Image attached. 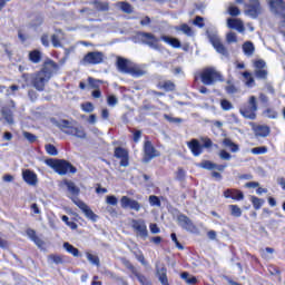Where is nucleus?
I'll return each instance as SVG.
<instances>
[{"label": "nucleus", "mask_w": 285, "mask_h": 285, "mask_svg": "<svg viewBox=\"0 0 285 285\" xmlns=\"http://www.w3.org/2000/svg\"><path fill=\"white\" fill-rule=\"evenodd\" d=\"M58 70L59 63L55 62L52 59H47L43 62L42 68L32 75L31 85L38 92H43L46 90V85L52 79V75L58 72Z\"/></svg>", "instance_id": "f257e3e1"}, {"label": "nucleus", "mask_w": 285, "mask_h": 285, "mask_svg": "<svg viewBox=\"0 0 285 285\" xmlns=\"http://www.w3.org/2000/svg\"><path fill=\"white\" fill-rule=\"evenodd\" d=\"M63 184L67 187V190L69 193V199L80 208V210L85 214L87 219H90L91 222H97V214L90 209V206H88L83 200L79 199V195H81V189L77 187L75 181L72 180H63Z\"/></svg>", "instance_id": "f03ea898"}, {"label": "nucleus", "mask_w": 285, "mask_h": 285, "mask_svg": "<svg viewBox=\"0 0 285 285\" xmlns=\"http://www.w3.org/2000/svg\"><path fill=\"white\" fill-rule=\"evenodd\" d=\"M45 164L60 176L77 174V167L66 159L48 158Z\"/></svg>", "instance_id": "7ed1b4c3"}, {"label": "nucleus", "mask_w": 285, "mask_h": 285, "mask_svg": "<svg viewBox=\"0 0 285 285\" xmlns=\"http://www.w3.org/2000/svg\"><path fill=\"white\" fill-rule=\"evenodd\" d=\"M56 126L59 128V130H61V132L69 135L70 137H77V139H86V137H88L83 126H75L72 122H70V120L61 119L60 121L56 122Z\"/></svg>", "instance_id": "20e7f679"}, {"label": "nucleus", "mask_w": 285, "mask_h": 285, "mask_svg": "<svg viewBox=\"0 0 285 285\" xmlns=\"http://www.w3.org/2000/svg\"><path fill=\"white\" fill-rule=\"evenodd\" d=\"M200 141L197 138H193L190 141H187V147L190 150L194 157H199L204 153V148L206 150H210L213 146L217 148V145L213 144V139L209 137H202Z\"/></svg>", "instance_id": "39448f33"}, {"label": "nucleus", "mask_w": 285, "mask_h": 285, "mask_svg": "<svg viewBox=\"0 0 285 285\" xmlns=\"http://www.w3.org/2000/svg\"><path fill=\"white\" fill-rule=\"evenodd\" d=\"M257 97L250 96L247 102L240 106L239 112L245 119H250L252 121H255V119H257Z\"/></svg>", "instance_id": "423d86ee"}, {"label": "nucleus", "mask_w": 285, "mask_h": 285, "mask_svg": "<svg viewBox=\"0 0 285 285\" xmlns=\"http://www.w3.org/2000/svg\"><path fill=\"white\" fill-rule=\"evenodd\" d=\"M142 164H150L153 159L157 157H161V151L157 150L155 148V145H153V141L148 138V136L145 137V141L142 145Z\"/></svg>", "instance_id": "0eeeda50"}, {"label": "nucleus", "mask_w": 285, "mask_h": 285, "mask_svg": "<svg viewBox=\"0 0 285 285\" xmlns=\"http://www.w3.org/2000/svg\"><path fill=\"white\" fill-rule=\"evenodd\" d=\"M200 81L204 86H213L217 81H222V73H219L215 68L207 67L199 73Z\"/></svg>", "instance_id": "6e6552de"}, {"label": "nucleus", "mask_w": 285, "mask_h": 285, "mask_svg": "<svg viewBox=\"0 0 285 285\" xmlns=\"http://www.w3.org/2000/svg\"><path fill=\"white\" fill-rule=\"evenodd\" d=\"M116 68L119 72H124L125 75H131V77H141L144 75V70L137 67L128 66V59L118 57L116 61Z\"/></svg>", "instance_id": "1a4fd4ad"}, {"label": "nucleus", "mask_w": 285, "mask_h": 285, "mask_svg": "<svg viewBox=\"0 0 285 285\" xmlns=\"http://www.w3.org/2000/svg\"><path fill=\"white\" fill-rule=\"evenodd\" d=\"M104 52L89 51L83 56L81 63L82 66H99V63H104Z\"/></svg>", "instance_id": "9d476101"}, {"label": "nucleus", "mask_w": 285, "mask_h": 285, "mask_svg": "<svg viewBox=\"0 0 285 285\" xmlns=\"http://www.w3.org/2000/svg\"><path fill=\"white\" fill-rule=\"evenodd\" d=\"M121 264L127 268V271H130V273H132V275L135 277H137L139 284L153 285V283L150 281H148V278L146 276H144V274H141V273H139V271H137V267H135V265H132V263H130V261L128 258H121Z\"/></svg>", "instance_id": "9b49d317"}, {"label": "nucleus", "mask_w": 285, "mask_h": 285, "mask_svg": "<svg viewBox=\"0 0 285 285\" xmlns=\"http://www.w3.org/2000/svg\"><path fill=\"white\" fill-rule=\"evenodd\" d=\"M131 228L136 233L137 237L141 239H148V226H146V220L144 219H132Z\"/></svg>", "instance_id": "f8f14e48"}, {"label": "nucleus", "mask_w": 285, "mask_h": 285, "mask_svg": "<svg viewBox=\"0 0 285 285\" xmlns=\"http://www.w3.org/2000/svg\"><path fill=\"white\" fill-rule=\"evenodd\" d=\"M114 157L116 159H120V166L122 168H127V166L130 165V154L128 153V149L124 147H116L114 150Z\"/></svg>", "instance_id": "ddd939ff"}, {"label": "nucleus", "mask_w": 285, "mask_h": 285, "mask_svg": "<svg viewBox=\"0 0 285 285\" xmlns=\"http://www.w3.org/2000/svg\"><path fill=\"white\" fill-rule=\"evenodd\" d=\"M178 225L187 233H195L197 230V226L186 214H179L177 216Z\"/></svg>", "instance_id": "4468645a"}, {"label": "nucleus", "mask_w": 285, "mask_h": 285, "mask_svg": "<svg viewBox=\"0 0 285 285\" xmlns=\"http://www.w3.org/2000/svg\"><path fill=\"white\" fill-rule=\"evenodd\" d=\"M209 41L216 52H218V55H223V57H228V49L226 48V46H224L222 39H219V36L209 35Z\"/></svg>", "instance_id": "2eb2a0df"}, {"label": "nucleus", "mask_w": 285, "mask_h": 285, "mask_svg": "<svg viewBox=\"0 0 285 285\" xmlns=\"http://www.w3.org/2000/svg\"><path fill=\"white\" fill-rule=\"evenodd\" d=\"M246 13L253 19H257L262 13V4L259 3V0H249V4H246Z\"/></svg>", "instance_id": "dca6fc26"}, {"label": "nucleus", "mask_w": 285, "mask_h": 285, "mask_svg": "<svg viewBox=\"0 0 285 285\" xmlns=\"http://www.w3.org/2000/svg\"><path fill=\"white\" fill-rule=\"evenodd\" d=\"M120 205L121 208H130V210H135L136 213H139V210H141V204L135 199H131L128 196H122L120 198Z\"/></svg>", "instance_id": "f3484780"}, {"label": "nucleus", "mask_w": 285, "mask_h": 285, "mask_svg": "<svg viewBox=\"0 0 285 285\" xmlns=\"http://www.w3.org/2000/svg\"><path fill=\"white\" fill-rule=\"evenodd\" d=\"M138 37H140L142 43H146L149 48H157V46H159V39L150 32L141 31L138 33Z\"/></svg>", "instance_id": "a211bd4d"}, {"label": "nucleus", "mask_w": 285, "mask_h": 285, "mask_svg": "<svg viewBox=\"0 0 285 285\" xmlns=\"http://www.w3.org/2000/svg\"><path fill=\"white\" fill-rule=\"evenodd\" d=\"M223 196L225 199H234V202H242L244 200V191L235 188H227Z\"/></svg>", "instance_id": "6ab92c4d"}, {"label": "nucleus", "mask_w": 285, "mask_h": 285, "mask_svg": "<svg viewBox=\"0 0 285 285\" xmlns=\"http://www.w3.org/2000/svg\"><path fill=\"white\" fill-rule=\"evenodd\" d=\"M22 179L29 186H37V184H39V178L37 176V173H35L31 169L22 170Z\"/></svg>", "instance_id": "aec40b11"}, {"label": "nucleus", "mask_w": 285, "mask_h": 285, "mask_svg": "<svg viewBox=\"0 0 285 285\" xmlns=\"http://www.w3.org/2000/svg\"><path fill=\"white\" fill-rule=\"evenodd\" d=\"M227 27L230 30H237L238 32H244V22H242V20H239V19L228 18Z\"/></svg>", "instance_id": "412c9836"}, {"label": "nucleus", "mask_w": 285, "mask_h": 285, "mask_svg": "<svg viewBox=\"0 0 285 285\" xmlns=\"http://www.w3.org/2000/svg\"><path fill=\"white\" fill-rule=\"evenodd\" d=\"M1 116L7 121V124H14V112L12 111V108L9 106H4L1 108Z\"/></svg>", "instance_id": "4be33fe9"}, {"label": "nucleus", "mask_w": 285, "mask_h": 285, "mask_svg": "<svg viewBox=\"0 0 285 285\" xmlns=\"http://www.w3.org/2000/svg\"><path fill=\"white\" fill-rule=\"evenodd\" d=\"M28 59L31 63H41V59H43V53L39 49L31 50L28 55Z\"/></svg>", "instance_id": "5701e85b"}, {"label": "nucleus", "mask_w": 285, "mask_h": 285, "mask_svg": "<svg viewBox=\"0 0 285 285\" xmlns=\"http://www.w3.org/2000/svg\"><path fill=\"white\" fill-rule=\"evenodd\" d=\"M154 110H157V106L150 104L148 100H144L142 106L140 107L141 115L150 116Z\"/></svg>", "instance_id": "b1692460"}, {"label": "nucleus", "mask_w": 285, "mask_h": 285, "mask_svg": "<svg viewBox=\"0 0 285 285\" xmlns=\"http://www.w3.org/2000/svg\"><path fill=\"white\" fill-rule=\"evenodd\" d=\"M254 132L256 137H268V135H271V127L266 125H258L255 127Z\"/></svg>", "instance_id": "393cba45"}, {"label": "nucleus", "mask_w": 285, "mask_h": 285, "mask_svg": "<svg viewBox=\"0 0 285 285\" xmlns=\"http://www.w3.org/2000/svg\"><path fill=\"white\" fill-rule=\"evenodd\" d=\"M160 41H165V43H168V46H171V48H181V41H179L177 38L161 36Z\"/></svg>", "instance_id": "a878e982"}, {"label": "nucleus", "mask_w": 285, "mask_h": 285, "mask_svg": "<svg viewBox=\"0 0 285 285\" xmlns=\"http://www.w3.org/2000/svg\"><path fill=\"white\" fill-rule=\"evenodd\" d=\"M117 8H119V10H121V12H125V14H132V12L135 11V8L132 7V4H130V2H126V1H120L117 2Z\"/></svg>", "instance_id": "bb28decb"}, {"label": "nucleus", "mask_w": 285, "mask_h": 285, "mask_svg": "<svg viewBox=\"0 0 285 285\" xmlns=\"http://www.w3.org/2000/svg\"><path fill=\"white\" fill-rule=\"evenodd\" d=\"M157 88H159V90H165V92H173L175 91V82L170 81V80H165L163 82H159L157 85Z\"/></svg>", "instance_id": "cd10ccee"}, {"label": "nucleus", "mask_w": 285, "mask_h": 285, "mask_svg": "<svg viewBox=\"0 0 285 285\" xmlns=\"http://www.w3.org/2000/svg\"><path fill=\"white\" fill-rule=\"evenodd\" d=\"M92 6L98 12H108L110 10V3L101 2L100 0H94Z\"/></svg>", "instance_id": "c85d7f7f"}, {"label": "nucleus", "mask_w": 285, "mask_h": 285, "mask_svg": "<svg viewBox=\"0 0 285 285\" xmlns=\"http://www.w3.org/2000/svg\"><path fill=\"white\" fill-rule=\"evenodd\" d=\"M223 146L229 148L230 153H239V145L235 144L230 138L223 139Z\"/></svg>", "instance_id": "c756f323"}, {"label": "nucleus", "mask_w": 285, "mask_h": 285, "mask_svg": "<svg viewBox=\"0 0 285 285\" xmlns=\"http://www.w3.org/2000/svg\"><path fill=\"white\" fill-rule=\"evenodd\" d=\"M254 77L261 81H266L268 79V70L266 69H255Z\"/></svg>", "instance_id": "7c9ffc66"}, {"label": "nucleus", "mask_w": 285, "mask_h": 285, "mask_svg": "<svg viewBox=\"0 0 285 285\" xmlns=\"http://www.w3.org/2000/svg\"><path fill=\"white\" fill-rule=\"evenodd\" d=\"M243 51H244V55H247V57L253 56V53L255 52V45H253V42L250 41H246L243 45Z\"/></svg>", "instance_id": "2f4dec72"}, {"label": "nucleus", "mask_w": 285, "mask_h": 285, "mask_svg": "<svg viewBox=\"0 0 285 285\" xmlns=\"http://www.w3.org/2000/svg\"><path fill=\"white\" fill-rule=\"evenodd\" d=\"M87 81L89 83V87L94 90H99V88H101V83H104V80L95 79L92 77H88Z\"/></svg>", "instance_id": "473e14b6"}, {"label": "nucleus", "mask_w": 285, "mask_h": 285, "mask_svg": "<svg viewBox=\"0 0 285 285\" xmlns=\"http://www.w3.org/2000/svg\"><path fill=\"white\" fill-rule=\"evenodd\" d=\"M249 200L252 202V205L255 210H259L262 206H264V199L257 196H250Z\"/></svg>", "instance_id": "72a5a7b5"}, {"label": "nucleus", "mask_w": 285, "mask_h": 285, "mask_svg": "<svg viewBox=\"0 0 285 285\" xmlns=\"http://www.w3.org/2000/svg\"><path fill=\"white\" fill-rule=\"evenodd\" d=\"M243 77L246 81L245 83L247 88H253V86H255V78H253V75L250 73V71H244Z\"/></svg>", "instance_id": "f704fd0d"}, {"label": "nucleus", "mask_w": 285, "mask_h": 285, "mask_svg": "<svg viewBox=\"0 0 285 285\" xmlns=\"http://www.w3.org/2000/svg\"><path fill=\"white\" fill-rule=\"evenodd\" d=\"M28 237L31 239V242H35V244H41V238L37 236V232L32 228H28L26 230Z\"/></svg>", "instance_id": "c9c22d12"}, {"label": "nucleus", "mask_w": 285, "mask_h": 285, "mask_svg": "<svg viewBox=\"0 0 285 285\" xmlns=\"http://www.w3.org/2000/svg\"><path fill=\"white\" fill-rule=\"evenodd\" d=\"M63 248L67 250V253H70V255H73V257H79V249L71 245L70 243H65Z\"/></svg>", "instance_id": "e433bc0d"}, {"label": "nucleus", "mask_w": 285, "mask_h": 285, "mask_svg": "<svg viewBox=\"0 0 285 285\" xmlns=\"http://www.w3.org/2000/svg\"><path fill=\"white\" fill-rule=\"evenodd\" d=\"M176 30L184 32V35H186L187 37H193V28H190L188 23H183L179 27H176Z\"/></svg>", "instance_id": "4c0bfd02"}, {"label": "nucleus", "mask_w": 285, "mask_h": 285, "mask_svg": "<svg viewBox=\"0 0 285 285\" xmlns=\"http://www.w3.org/2000/svg\"><path fill=\"white\" fill-rule=\"evenodd\" d=\"M180 277H181V279H185V282H186L187 284H191V285L197 284V277H195V276H191V277H190V274H189L188 272H183V273L180 274Z\"/></svg>", "instance_id": "58836bf2"}, {"label": "nucleus", "mask_w": 285, "mask_h": 285, "mask_svg": "<svg viewBox=\"0 0 285 285\" xmlns=\"http://www.w3.org/2000/svg\"><path fill=\"white\" fill-rule=\"evenodd\" d=\"M45 150L48 155H51V157H57V155H59V150H57V147L52 144H47Z\"/></svg>", "instance_id": "ea45409f"}, {"label": "nucleus", "mask_w": 285, "mask_h": 285, "mask_svg": "<svg viewBox=\"0 0 285 285\" xmlns=\"http://www.w3.org/2000/svg\"><path fill=\"white\" fill-rule=\"evenodd\" d=\"M228 209L230 210L232 217H240L242 216V208L237 205H229Z\"/></svg>", "instance_id": "a19ab883"}, {"label": "nucleus", "mask_w": 285, "mask_h": 285, "mask_svg": "<svg viewBox=\"0 0 285 285\" xmlns=\"http://www.w3.org/2000/svg\"><path fill=\"white\" fill-rule=\"evenodd\" d=\"M199 167L204 168V170H215L216 164L210 160H203Z\"/></svg>", "instance_id": "79ce46f5"}, {"label": "nucleus", "mask_w": 285, "mask_h": 285, "mask_svg": "<svg viewBox=\"0 0 285 285\" xmlns=\"http://www.w3.org/2000/svg\"><path fill=\"white\" fill-rule=\"evenodd\" d=\"M268 153V147L261 146L252 148V155H266Z\"/></svg>", "instance_id": "37998d69"}, {"label": "nucleus", "mask_w": 285, "mask_h": 285, "mask_svg": "<svg viewBox=\"0 0 285 285\" xmlns=\"http://www.w3.org/2000/svg\"><path fill=\"white\" fill-rule=\"evenodd\" d=\"M149 204L150 206H157V208H161V199H159V196L150 195Z\"/></svg>", "instance_id": "c03bdc74"}, {"label": "nucleus", "mask_w": 285, "mask_h": 285, "mask_svg": "<svg viewBox=\"0 0 285 285\" xmlns=\"http://www.w3.org/2000/svg\"><path fill=\"white\" fill-rule=\"evenodd\" d=\"M87 259L95 266H100V264H101L99 261V256L90 254V253L87 254Z\"/></svg>", "instance_id": "a18cd8bd"}, {"label": "nucleus", "mask_w": 285, "mask_h": 285, "mask_svg": "<svg viewBox=\"0 0 285 285\" xmlns=\"http://www.w3.org/2000/svg\"><path fill=\"white\" fill-rule=\"evenodd\" d=\"M264 114L268 119H277L278 115L277 111L273 108H267Z\"/></svg>", "instance_id": "49530a36"}, {"label": "nucleus", "mask_w": 285, "mask_h": 285, "mask_svg": "<svg viewBox=\"0 0 285 285\" xmlns=\"http://www.w3.org/2000/svg\"><path fill=\"white\" fill-rule=\"evenodd\" d=\"M49 259H51V262H53V264H63V256L61 255H57V254H51L49 255Z\"/></svg>", "instance_id": "de8ad7c7"}, {"label": "nucleus", "mask_w": 285, "mask_h": 285, "mask_svg": "<svg viewBox=\"0 0 285 285\" xmlns=\"http://www.w3.org/2000/svg\"><path fill=\"white\" fill-rule=\"evenodd\" d=\"M80 107L83 112H92L95 110V105H92V102H83Z\"/></svg>", "instance_id": "09e8293b"}, {"label": "nucleus", "mask_w": 285, "mask_h": 285, "mask_svg": "<svg viewBox=\"0 0 285 285\" xmlns=\"http://www.w3.org/2000/svg\"><path fill=\"white\" fill-rule=\"evenodd\" d=\"M22 135L29 141V144H35V141H37V136L30 131H23Z\"/></svg>", "instance_id": "8fccbe9b"}, {"label": "nucleus", "mask_w": 285, "mask_h": 285, "mask_svg": "<svg viewBox=\"0 0 285 285\" xmlns=\"http://www.w3.org/2000/svg\"><path fill=\"white\" fill-rule=\"evenodd\" d=\"M176 179L177 181H184V179H186V170H184V168H178V170L176 171Z\"/></svg>", "instance_id": "3c124183"}, {"label": "nucleus", "mask_w": 285, "mask_h": 285, "mask_svg": "<svg viewBox=\"0 0 285 285\" xmlns=\"http://www.w3.org/2000/svg\"><path fill=\"white\" fill-rule=\"evenodd\" d=\"M170 237H171V242H174L176 248H178V250H184V245H181V243H179V239H177V234L171 233Z\"/></svg>", "instance_id": "603ef678"}, {"label": "nucleus", "mask_w": 285, "mask_h": 285, "mask_svg": "<svg viewBox=\"0 0 285 285\" xmlns=\"http://www.w3.org/2000/svg\"><path fill=\"white\" fill-rule=\"evenodd\" d=\"M228 14H230V17H239V14H242V11L237 7L230 6L228 8Z\"/></svg>", "instance_id": "864d4df0"}, {"label": "nucleus", "mask_w": 285, "mask_h": 285, "mask_svg": "<svg viewBox=\"0 0 285 285\" xmlns=\"http://www.w3.org/2000/svg\"><path fill=\"white\" fill-rule=\"evenodd\" d=\"M232 157L230 153L226 151V149L219 151V158L224 161H230Z\"/></svg>", "instance_id": "5fc2aeb1"}, {"label": "nucleus", "mask_w": 285, "mask_h": 285, "mask_svg": "<svg viewBox=\"0 0 285 285\" xmlns=\"http://www.w3.org/2000/svg\"><path fill=\"white\" fill-rule=\"evenodd\" d=\"M51 43L53 46V48H61V40L59 39V36L57 35H52L51 36Z\"/></svg>", "instance_id": "6e6d98bb"}, {"label": "nucleus", "mask_w": 285, "mask_h": 285, "mask_svg": "<svg viewBox=\"0 0 285 285\" xmlns=\"http://www.w3.org/2000/svg\"><path fill=\"white\" fill-rule=\"evenodd\" d=\"M255 70H264L266 68V61L259 59L254 62Z\"/></svg>", "instance_id": "4d7b16f0"}, {"label": "nucleus", "mask_w": 285, "mask_h": 285, "mask_svg": "<svg viewBox=\"0 0 285 285\" xmlns=\"http://www.w3.org/2000/svg\"><path fill=\"white\" fill-rule=\"evenodd\" d=\"M40 41L45 48H50V38L48 37V33H43Z\"/></svg>", "instance_id": "13d9d810"}, {"label": "nucleus", "mask_w": 285, "mask_h": 285, "mask_svg": "<svg viewBox=\"0 0 285 285\" xmlns=\"http://www.w3.org/2000/svg\"><path fill=\"white\" fill-rule=\"evenodd\" d=\"M220 108L224 110H232L233 104L229 100L223 99L220 100Z\"/></svg>", "instance_id": "bf43d9fd"}, {"label": "nucleus", "mask_w": 285, "mask_h": 285, "mask_svg": "<svg viewBox=\"0 0 285 285\" xmlns=\"http://www.w3.org/2000/svg\"><path fill=\"white\" fill-rule=\"evenodd\" d=\"M106 202L107 204H109V206H117L119 200L117 199L116 196L110 195V196H107Z\"/></svg>", "instance_id": "052dcab7"}, {"label": "nucleus", "mask_w": 285, "mask_h": 285, "mask_svg": "<svg viewBox=\"0 0 285 285\" xmlns=\"http://www.w3.org/2000/svg\"><path fill=\"white\" fill-rule=\"evenodd\" d=\"M149 230H150V233H151L153 235H157V234L161 233V229H160L159 226H157V224H155V223H151V224L149 225Z\"/></svg>", "instance_id": "680f3d73"}, {"label": "nucleus", "mask_w": 285, "mask_h": 285, "mask_svg": "<svg viewBox=\"0 0 285 285\" xmlns=\"http://www.w3.org/2000/svg\"><path fill=\"white\" fill-rule=\"evenodd\" d=\"M117 96L110 95L107 97V104L108 106H117Z\"/></svg>", "instance_id": "e2e57ef3"}, {"label": "nucleus", "mask_w": 285, "mask_h": 285, "mask_svg": "<svg viewBox=\"0 0 285 285\" xmlns=\"http://www.w3.org/2000/svg\"><path fill=\"white\" fill-rule=\"evenodd\" d=\"M140 139H141V130H135L132 135V141L135 144H139Z\"/></svg>", "instance_id": "0e129e2a"}, {"label": "nucleus", "mask_w": 285, "mask_h": 285, "mask_svg": "<svg viewBox=\"0 0 285 285\" xmlns=\"http://www.w3.org/2000/svg\"><path fill=\"white\" fill-rule=\"evenodd\" d=\"M227 41L228 43H236L237 35H235V32L227 33Z\"/></svg>", "instance_id": "69168bd1"}, {"label": "nucleus", "mask_w": 285, "mask_h": 285, "mask_svg": "<svg viewBox=\"0 0 285 285\" xmlns=\"http://www.w3.org/2000/svg\"><path fill=\"white\" fill-rule=\"evenodd\" d=\"M195 26H198V28H204V18L197 16L194 20Z\"/></svg>", "instance_id": "338daca9"}, {"label": "nucleus", "mask_w": 285, "mask_h": 285, "mask_svg": "<svg viewBox=\"0 0 285 285\" xmlns=\"http://www.w3.org/2000/svg\"><path fill=\"white\" fill-rule=\"evenodd\" d=\"M245 188H259V183L258 181L246 183Z\"/></svg>", "instance_id": "774afa93"}]
</instances>
